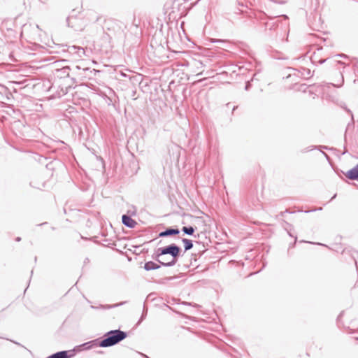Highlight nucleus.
Masks as SVG:
<instances>
[{
  "label": "nucleus",
  "instance_id": "393cba45",
  "mask_svg": "<svg viewBox=\"0 0 358 358\" xmlns=\"http://www.w3.org/2000/svg\"><path fill=\"white\" fill-rule=\"evenodd\" d=\"M316 148H317V146H315V145H310V146H308V147H307V148H306L303 149V150H301V152H302L303 153H305V152H309V151L313 150H315V149H316Z\"/></svg>",
  "mask_w": 358,
  "mask_h": 358
},
{
  "label": "nucleus",
  "instance_id": "0eeeda50",
  "mask_svg": "<svg viewBox=\"0 0 358 358\" xmlns=\"http://www.w3.org/2000/svg\"><path fill=\"white\" fill-rule=\"evenodd\" d=\"M69 28V34L73 36L78 35L85 29L83 24H68Z\"/></svg>",
  "mask_w": 358,
  "mask_h": 358
},
{
  "label": "nucleus",
  "instance_id": "c85d7f7f",
  "mask_svg": "<svg viewBox=\"0 0 358 358\" xmlns=\"http://www.w3.org/2000/svg\"><path fill=\"white\" fill-rule=\"evenodd\" d=\"M336 62H337V64H339V65H342V66H343V69H344L346 66H348V64H346L345 62H341V61H337Z\"/></svg>",
  "mask_w": 358,
  "mask_h": 358
},
{
  "label": "nucleus",
  "instance_id": "c03bdc74",
  "mask_svg": "<svg viewBox=\"0 0 358 358\" xmlns=\"http://www.w3.org/2000/svg\"><path fill=\"white\" fill-rule=\"evenodd\" d=\"M27 24H24V26H23V31L27 29Z\"/></svg>",
  "mask_w": 358,
  "mask_h": 358
},
{
  "label": "nucleus",
  "instance_id": "58836bf2",
  "mask_svg": "<svg viewBox=\"0 0 358 358\" xmlns=\"http://www.w3.org/2000/svg\"><path fill=\"white\" fill-rule=\"evenodd\" d=\"M325 62H326V59H320V60L319 61V63H320V64H322L324 63Z\"/></svg>",
  "mask_w": 358,
  "mask_h": 358
},
{
  "label": "nucleus",
  "instance_id": "a878e982",
  "mask_svg": "<svg viewBox=\"0 0 358 358\" xmlns=\"http://www.w3.org/2000/svg\"><path fill=\"white\" fill-rule=\"evenodd\" d=\"M345 110H346L349 114H350V115H351V122L348 124V126H349L350 124H355V120H354V116H353L352 112L350 109H348V108H345Z\"/></svg>",
  "mask_w": 358,
  "mask_h": 358
},
{
  "label": "nucleus",
  "instance_id": "6e6552de",
  "mask_svg": "<svg viewBox=\"0 0 358 358\" xmlns=\"http://www.w3.org/2000/svg\"><path fill=\"white\" fill-rule=\"evenodd\" d=\"M122 222L124 226L130 229H134L137 224V222L131 216L126 214L122 216Z\"/></svg>",
  "mask_w": 358,
  "mask_h": 358
},
{
  "label": "nucleus",
  "instance_id": "c756f323",
  "mask_svg": "<svg viewBox=\"0 0 358 358\" xmlns=\"http://www.w3.org/2000/svg\"><path fill=\"white\" fill-rule=\"evenodd\" d=\"M196 254H192V258H191V264H192V261L194 260V262H196Z\"/></svg>",
  "mask_w": 358,
  "mask_h": 358
},
{
  "label": "nucleus",
  "instance_id": "b1692460",
  "mask_svg": "<svg viewBox=\"0 0 358 358\" xmlns=\"http://www.w3.org/2000/svg\"><path fill=\"white\" fill-rule=\"evenodd\" d=\"M303 72L302 73L303 76L306 78H310L313 76V73L308 69H303Z\"/></svg>",
  "mask_w": 358,
  "mask_h": 358
},
{
  "label": "nucleus",
  "instance_id": "49530a36",
  "mask_svg": "<svg viewBox=\"0 0 358 358\" xmlns=\"http://www.w3.org/2000/svg\"><path fill=\"white\" fill-rule=\"evenodd\" d=\"M205 250H203L202 252H199V254L200 255V257L203 255V253L204 252Z\"/></svg>",
  "mask_w": 358,
  "mask_h": 358
},
{
  "label": "nucleus",
  "instance_id": "37998d69",
  "mask_svg": "<svg viewBox=\"0 0 358 358\" xmlns=\"http://www.w3.org/2000/svg\"><path fill=\"white\" fill-rule=\"evenodd\" d=\"M13 342V341H11ZM14 343L18 345H20L22 347H23V345H22L20 343H17V342H15V341H13Z\"/></svg>",
  "mask_w": 358,
  "mask_h": 358
},
{
  "label": "nucleus",
  "instance_id": "72a5a7b5",
  "mask_svg": "<svg viewBox=\"0 0 358 358\" xmlns=\"http://www.w3.org/2000/svg\"><path fill=\"white\" fill-rule=\"evenodd\" d=\"M276 25H277V24H272V25H271V27H269V29H270V30L275 29V28H276V27H277Z\"/></svg>",
  "mask_w": 358,
  "mask_h": 358
},
{
  "label": "nucleus",
  "instance_id": "de8ad7c7",
  "mask_svg": "<svg viewBox=\"0 0 358 358\" xmlns=\"http://www.w3.org/2000/svg\"><path fill=\"white\" fill-rule=\"evenodd\" d=\"M237 108V106H234L233 108V110H232V113H234V111Z\"/></svg>",
  "mask_w": 358,
  "mask_h": 358
},
{
  "label": "nucleus",
  "instance_id": "4c0bfd02",
  "mask_svg": "<svg viewBox=\"0 0 358 358\" xmlns=\"http://www.w3.org/2000/svg\"><path fill=\"white\" fill-rule=\"evenodd\" d=\"M347 152H348V150L345 147H344V150H343V152H342V155H345Z\"/></svg>",
  "mask_w": 358,
  "mask_h": 358
},
{
  "label": "nucleus",
  "instance_id": "a211bd4d",
  "mask_svg": "<svg viewBox=\"0 0 358 358\" xmlns=\"http://www.w3.org/2000/svg\"><path fill=\"white\" fill-rule=\"evenodd\" d=\"M90 21H95L98 22L99 20H103L106 22V19L103 18L102 19L101 16H99L95 12L92 11L90 13V17L87 19Z\"/></svg>",
  "mask_w": 358,
  "mask_h": 358
},
{
  "label": "nucleus",
  "instance_id": "f8f14e48",
  "mask_svg": "<svg viewBox=\"0 0 358 358\" xmlns=\"http://www.w3.org/2000/svg\"><path fill=\"white\" fill-rule=\"evenodd\" d=\"M334 83H330L336 87H341L344 83L343 72L339 71L336 73V77L334 79Z\"/></svg>",
  "mask_w": 358,
  "mask_h": 358
},
{
  "label": "nucleus",
  "instance_id": "5fc2aeb1",
  "mask_svg": "<svg viewBox=\"0 0 358 358\" xmlns=\"http://www.w3.org/2000/svg\"><path fill=\"white\" fill-rule=\"evenodd\" d=\"M185 304L190 305V303L185 302Z\"/></svg>",
  "mask_w": 358,
  "mask_h": 358
},
{
  "label": "nucleus",
  "instance_id": "20e7f679",
  "mask_svg": "<svg viewBox=\"0 0 358 358\" xmlns=\"http://www.w3.org/2000/svg\"><path fill=\"white\" fill-rule=\"evenodd\" d=\"M73 72L78 71V75L84 78H90L91 74L95 72V69H90V68H81L80 66H76L73 69Z\"/></svg>",
  "mask_w": 358,
  "mask_h": 358
},
{
  "label": "nucleus",
  "instance_id": "4be33fe9",
  "mask_svg": "<svg viewBox=\"0 0 358 358\" xmlns=\"http://www.w3.org/2000/svg\"><path fill=\"white\" fill-rule=\"evenodd\" d=\"M29 27H32L34 36H41V29L38 24H29Z\"/></svg>",
  "mask_w": 358,
  "mask_h": 358
},
{
  "label": "nucleus",
  "instance_id": "f704fd0d",
  "mask_svg": "<svg viewBox=\"0 0 358 358\" xmlns=\"http://www.w3.org/2000/svg\"><path fill=\"white\" fill-rule=\"evenodd\" d=\"M206 31H207V26H205V27L203 28V32H202V34L206 35Z\"/></svg>",
  "mask_w": 358,
  "mask_h": 358
},
{
  "label": "nucleus",
  "instance_id": "473e14b6",
  "mask_svg": "<svg viewBox=\"0 0 358 358\" xmlns=\"http://www.w3.org/2000/svg\"><path fill=\"white\" fill-rule=\"evenodd\" d=\"M336 57H342V58H347L348 56L346 55H344V54H338L336 55Z\"/></svg>",
  "mask_w": 358,
  "mask_h": 358
},
{
  "label": "nucleus",
  "instance_id": "ea45409f",
  "mask_svg": "<svg viewBox=\"0 0 358 358\" xmlns=\"http://www.w3.org/2000/svg\"><path fill=\"white\" fill-rule=\"evenodd\" d=\"M337 194H335L332 197L331 199H330V201H332L333 199H334L336 197Z\"/></svg>",
  "mask_w": 358,
  "mask_h": 358
},
{
  "label": "nucleus",
  "instance_id": "09e8293b",
  "mask_svg": "<svg viewBox=\"0 0 358 358\" xmlns=\"http://www.w3.org/2000/svg\"><path fill=\"white\" fill-rule=\"evenodd\" d=\"M322 153L324 155V156H325L327 159L329 158V156L327 155V154H326L325 152H322Z\"/></svg>",
  "mask_w": 358,
  "mask_h": 358
},
{
  "label": "nucleus",
  "instance_id": "6ab92c4d",
  "mask_svg": "<svg viewBox=\"0 0 358 358\" xmlns=\"http://www.w3.org/2000/svg\"><path fill=\"white\" fill-rule=\"evenodd\" d=\"M182 242L184 244L185 252L191 250L193 248V242L192 240L183 238Z\"/></svg>",
  "mask_w": 358,
  "mask_h": 358
},
{
  "label": "nucleus",
  "instance_id": "f257e3e1",
  "mask_svg": "<svg viewBox=\"0 0 358 358\" xmlns=\"http://www.w3.org/2000/svg\"><path fill=\"white\" fill-rule=\"evenodd\" d=\"M182 249L176 243L157 248L152 255V259L160 266L171 267L174 266L181 255Z\"/></svg>",
  "mask_w": 358,
  "mask_h": 358
},
{
  "label": "nucleus",
  "instance_id": "f3484780",
  "mask_svg": "<svg viewBox=\"0 0 358 358\" xmlns=\"http://www.w3.org/2000/svg\"><path fill=\"white\" fill-rule=\"evenodd\" d=\"M184 25H185V24H180V26L179 27L180 32H181V36H182V39H183V45L186 44V41H191L189 36L186 32Z\"/></svg>",
  "mask_w": 358,
  "mask_h": 358
},
{
  "label": "nucleus",
  "instance_id": "412c9836",
  "mask_svg": "<svg viewBox=\"0 0 358 358\" xmlns=\"http://www.w3.org/2000/svg\"><path fill=\"white\" fill-rule=\"evenodd\" d=\"M182 231L187 235L192 236L195 231V228L192 226L183 227Z\"/></svg>",
  "mask_w": 358,
  "mask_h": 358
},
{
  "label": "nucleus",
  "instance_id": "603ef678",
  "mask_svg": "<svg viewBox=\"0 0 358 358\" xmlns=\"http://www.w3.org/2000/svg\"><path fill=\"white\" fill-rule=\"evenodd\" d=\"M248 87H248V85H246V86H245V90H248Z\"/></svg>",
  "mask_w": 358,
  "mask_h": 358
},
{
  "label": "nucleus",
  "instance_id": "1a4fd4ad",
  "mask_svg": "<svg viewBox=\"0 0 358 358\" xmlns=\"http://www.w3.org/2000/svg\"><path fill=\"white\" fill-rule=\"evenodd\" d=\"M180 230L178 228L169 227L164 231L159 232V237H167L171 236L178 235Z\"/></svg>",
  "mask_w": 358,
  "mask_h": 358
},
{
  "label": "nucleus",
  "instance_id": "4d7b16f0",
  "mask_svg": "<svg viewBox=\"0 0 358 358\" xmlns=\"http://www.w3.org/2000/svg\"><path fill=\"white\" fill-rule=\"evenodd\" d=\"M322 148H325V149H327V146H323Z\"/></svg>",
  "mask_w": 358,
  "mask_h": 358
},
{
  "label": "nucleus",
  "instance_id": "39448f33",
  "mask_svg": "<svg viewBox=\"0 0 358 358\" xmlns=\"http://www.w3.org/2000/svg\"><path fill=\"white\" fill-rule=\"evenodd\" d=\"M74 350H62L47 357L46 358H71L74 357Z\"/></svg>",
  "mask_w": 358,
  "mask_h": 358
},
{
  "label": "nucleus",
  "instance_id": "3c124183",
  "mask_svg": "<svg viewBox=\"0 0 358 358\" xmlns=\"http://www.w3.org/2000/svg\"><path fill=\"white\" fill-rule=\"evenodd\" d=\"M342 315H343V313H340V315L338 317V319H339L342 316Z\"/></svg>",
  "mask_w": 358,
  "mask_h": 358
},
{
  "label": "nucleus",
  "instance_id": "79ce46f5",
  "mask_svg": "<svg viewBox=\"0 0 358 358\" xmlns=\"http://www.w3.org/2000/svg\"><path fill=\"white\" fill-rule=\"evenodd\" d=\"M15 241H17V242H19V241H21V238H20V237H17V238H15Z\"/></svg>",
  "mask_w": 358,
  "mask_h": 358
},
{
  "label": "nucleus",
  "instance_id": "8fccbe9b",
  "mask_svg": "<svg viewBox=\"0 0 358 358\" xmlns=\"http://www.w3.org/2000/svg\"><path fill=\"white\" fill-rule=\"evenodd\" d=\"M47 224V222H43V223H41V224H38V226L44 225V224Z\"/></svg>",
  "mask_w": 358,
  "mask_h": 358
},
{
  "label": "nucleus",
  "instance_id": "cd10ccee",
  "mask_svg": "<svg viewBox=\"0 0 358 358\" xmlns=\"http://www.w3.org/2000/svg\"><path fill=\"white\" fill-rule=\"evenodd\" d=\"M300 242H301V243H310V244H317V245H323V244H322V243H314V242H311V241H301Z\"/></svg>",
  "mask_w": 358,
  "mask_h": 358
},
{
  "label": "nucleus",
  "instance_id": "5701e85b",
  "mask_svg": "<svg viewBox=\"0 0 358 358\" xmlns=\"http://www.w3.org/2000/svg\"><path fill=\"white\" fill-rule=\"evenodd\" d=\"M148 313V308L145 307V305L143 306V313L142 315L137 323V324H140L146 317Z\"/></svg>",
  "mask_w": 358,
  "mask_h": 358
},
{
  "label": "nucleus",
  "instance_id": "9d476101",
  "mask_svg": "<svg viewBox=\"0 0 358 358\" xmlns=\"http://www.w3.org/2000/svg\"><path fill=\"white\" fill-rule=\"evenodd\" d=\"M344 174L349 180H358V164Z\"/></svg>",
  "mask_w": 358,
  "mask_h": 358
},
{
  "label": "nucleus",
  "instance_id": "6e6d98bb",
  "mask_svg": "<svg viewBox=\"0 0 358 358\" xmlns=\"http://www.w3.org/2000/svg\"><path fill=\"white\" fill-rule=\"evenodd\" d=\"M152 295V294H150L148 297H150Z\"/></svg>",
  "mask_w": 358,
  "mask_h": 358
},
{
  "label": "nucleus",
  "instance_id": "aec40b11",
  "mask_svg": "<svg viewBox=\"0 0 358 358\" xmlns=\"http://www.w3.org/2000/svg\"><path fill=\"white\" fill-rule=\"evenodd\" d=\"M284 228L287 231L288 235L290 236V237H292L294 238V236H296V235H294L293 233H292V230H293V226L287 222H285V226H284Z\"/></svg>",
  "mask_w": 358,
  "mask_h": 358
},
{
  "label": "nucleus",
  "instance_id": "2f4dec72",
  "mask_svg": "<svg viewBox=\"0 0 358 358\" xmlns=\"http://www.w3.org/2000/svg\"><path fill=\"white\" fill-rule=\"evenodd\" d=\"M285 213H292V212H290L289 210H286L285 211L281 212L280 215L284 216Z\"/></svg>",
  "mask_w": 358,
  "mask_h": 358
},
{
  "label": "nucleus",
  "instance_id": "e433bc0d",
  "mask_svg": "<svg viewBox=\"0 0 358 358\" xmlns=\"http://www.w3.org/2000/svg\"><path fill=\"white\" fill-rule=\"evenodd\" d=\"M139 354H140L143 357H144V358H150L148 355H145V354H143V353H141H141H139Z\"/></svg>",
  "mask_w": 358,
  "mask_h": 358
},
{
  "label": "nucleus",
  "instance_id": "4468645a",
  "mask_svg": "<svg viewBox=\"0 0 358 358\" xmlns=\"http://www.w3.org/2000/svg\"><path fill=\"white\" fill-rule=\"evenodd\" d=\"M160 267L161 266L158 262L157 263L152 261L145 262L143 266L144 269L148 271L157 270L159 269Z\"/></svg>",
  "mask_w": 358,
  "mask_h": 358
},
{
  "label": "nucleus",
  "instance_id": "ddd939ff",
  "mask_svg": "<svg viewBox=\"0 0 358 358\" xmlns=\"http://www.w3.org/2000/svg\"><path fill=\"white\" fill-rule=\"evenodd\" d=\"M127 302L126 301H123V302H121V303H115V304H113V305H102V304H100L99 306H91V308L92 309H94V310H109V309H111V308H116V307H118V306H120L124 303H126Z\"/></svg>",
  "mask_w": 358,
  "mask_h": 358
},
{
  "label": "nucleus",
  "instance_id": "7ed1b4c3",
  "mask_svg": "<svg viewBox=\"0 0 358 358\" xmlns=\"http://www.w3.org/2000/svg\"><path fill=\"white\" fill-rule=\"evenodd\" d=\"M127 337V333L120 329L110 330L103 334L101 339V348H109L115 345Z\"/></svg>",
  "mask_w": 358,
  "mask_h": 358
},
{
  "label": "nucleus",
  "instance_id": "7c9ffc66",
  "mask_svg": "<svg viewBox=\"0 0 358 358\" xmlns=\"http://www.w3.org/2000/svg\"><path fill=\"white\" fill-rule=\"evenodd\" d=\"M352 258H353V259L355 261V265H356V266L357 268L358 267V266H357V264H358V256L357 257H355V256H352Z\"/></svg>",
  "mask_w": 358,
  "mask_h": 358
},
{
  "label": "nucleus",
  "instance_id": "f03ea898",
  "mask_svg": "<svg viewBox=\"0 0 358 358\" xmlns=\"http://www.w3.org/2000/svg\"><path fill=\"white\" fill-rule=\"evenodd\" d=\"M160 25L162 31H166V38L168 46L173 48L175 52H180L183 45V39L178 24H175L174 27L170 26L171 24H160Z\"/></svg>",
  "mask_w": 358,
  "mask_h": 358
},
{
  "label": "nucleus",
  "instance_id": "dca6fc26",
  "mask_svg": "<svg viewBox=\"0 0 358 358\" xmlns=\"http://www.w3.org/2000/svg\"><path fill=\"white\" fill-rule=\"evenodd\" d=\"M70 70V67L67 66L60 69H57V76L60 78L69 77Z\"/></svg>",
  "mask_w": 358,
  "mask_h": 358
},
{
  "label": "nucleus",
  "instance_id": "2eb2a0df",
  "mask_svg": "<svg viewBox=\"0 0 358 358\" xmlns=\"http://www.w3.org/2000/svg\"><path fill=\"white\" fill-rule=\"evenodd\" d=\"M315 25V27H310V29L314 31L315 32H311L308 34V36L315 38H321V34H324L325 32L322 31L319 27L321 26V24H314Z\"/></svg>",
  "mask_w": 358,
  "mask_h": 358
},
{
  "label": "nucleus",
  "instance_id": "c9c22d12",
  "mask_svg": "<svg viewBox=\"0 0 358 358\" xmlns=\"http://www.w3.org/2000/svg\"><path fill=\"white\" fill-rule=\"evenodd\" d=\"M322 210V207H320V208H317V209H315V210L306 211V213L313 212V211H315V210Z\"/></svg>",
  "mask_w": 358,
  "mask_h": 358
},
{
  "label": "nucleus",
  "instance_id": "bf43d9fd",
  "mask_svg": "<svg viewBox=\"0 0 358 358\" xmlns=\"http://www.w3.org/2000/svg\"><path fill=\"white\" fill-rule=\"evenodd\" d=\"M356 339L358 340V337H357Z\"/></svg>",
  "mask_w": 358,
  "mask_h": 358
},
{
  "label": "nucleus",
  "instance_id": "423d86ee",
  "mask_svg": "<svg viewBox=\"0 0 358 358\" xmlns=\"http://www.w3.org/2000/svg\"><path fill=\"white\" fill-rule=\"evenodd\" d=\"M67 52L71 55H76L78 58L85 55V50L83 48L76 45H71L67 48Z\"/></svg>",
  "mask_w": 358,
  "mask_h": 358
},
{
  "label": "nucleus",
  "instance_id": "bb28decb",
  "mask_svg": "<svg viewBox=\"0 0 358 358\" xmlns=\"http://www.w3.org/2000/svg\"><path fill=\"white\" fill-rule=\"evenodd\" d=\"M296 241H297V236H294V241L292 243L289 244V249L293 248L295 247V245L296 243Z\"/></svg>",
  "mask_w": 358,
  "mask_h": 358
},
{
  "label": "nucleus",
  "instance_id": "864d4df0",
  "mask_svg": "<svg viewBox=\"0 0 358 358\" xmlns=\"http://www.w3.org/2000/svg\"><path fill=\"white\" fill-rule=\"evenodd\" d=\"M70 20V17H66V21H69Z\"/></svg>",
  "mask_w": 358,
  "mask_h": 358
},
{
  "label": "nucleus",
  "instance_id": "a18cd8bd",
  "mask_svg": "<svg viewBox=\"0 0 358 358\" xmlns=\"http://www.w3.org/2000/svg\"><path fill=\"white\" fill-rule=\"evenodd\" d=\"M213 43H218V42H220V40H213L212 41Z\"/></svg>",
  "mask_w": 358,
  "mask_h": 358
},
{
  "label": "nucleus",
  "instance_id": "13d9d810",
  "mask_svg": "<svg viewBox=\"0 0 358 358\" xmlns=\"http://www.w3.org/2000/svg\"><path fill=\"white\" fill-rule=\"evenodd\" d=\"M268 24H267V23H265V25H266V28H267V25H268Z\"/></svg>",
  "mask_w": 358,
  "mask_h": 358
},
{
  "label": "nucleus",
  "instance_id": "9b49d317",
  "mask_svg": "<svg viewBox=\"0 0 358 358\" xmlns=\"http://www.w3.org/2000/svg\"><path fill=\"white\" fill-rule=\"evenodd\" d=\"M101 339L100 338L92 340L90 341L83 343L81 346L85 350H90L94 348L101 347Z\"/></svg>",
  "mask_w": 358,
  "mask_h": 358
},
{
  "label": "nucleus",
  "instance_id": "a19ab883",
  "mask_svg": "<svg viewBox=\"0 0 358 358\" xmlns=\"http://www.w3.org/2000/svg\"><path fill=\"white\" fill-rule=\"evenodd\" d=\"M90 262L89 259L88 258H85V261H84V263L85 264H87Z\"/></svg>",
  "mask_w": 358,
  "mask_h": 358
}]
</instances>
